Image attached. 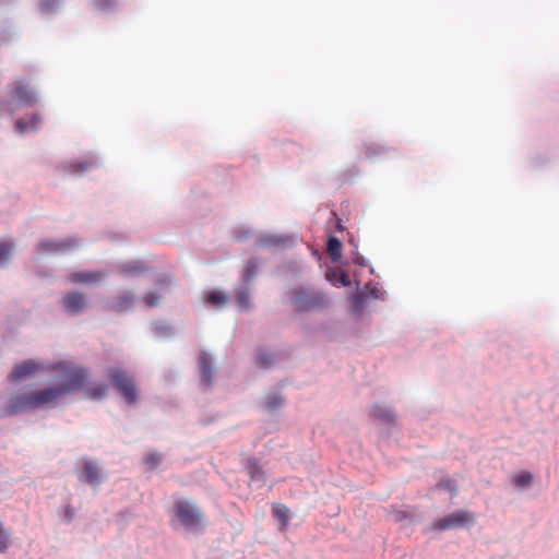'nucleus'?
I'll return each mask as SVG.
<instances>
[{
  "label": "nucleus",
  "instance_id": "f257e3e1",
  "mask_svg": "<svg viewBox=\"0 0 559 559\" xmlns=\"http://www.w3.org/2000/svg\"><path fill=\"white\" fill-rule=\"evenodd\" d=\"M51 370L57 379L56 386L63 396L83 390L88 381L87 369L71 362L59 361L52 365Z\"/></svg>",
  "mask_w": 559,
  "mask_h": 559
},
{
  "label": "nucleus",
  "instance_id": "f03ea898",
  "mask_svg": "<svg viewBox=\"0 0 559 559\" xmlns=\"http://www.w3.org/2000/svg\"><path fill=\"white\" fill-rule=\"evenodd\" d=\"M290 304L299 313L322 310L330 306L328 295L310 286H296L289 290Z\"/></svg>",
  "mask_w": 559,
  "mask_h": 559
},
{
  "label": "nucleus",
  "instance_id": "7ed1b4c3",
  "mask_svg": "<svg viewBox=\"0 0 559 559\" xmlns=\"http://www.w3.org/2000/svg\"><path fill=\"white\" fill-rule=\"evenodd\" d=\"M10 98L2 100L0 107L7 111L13 114L19 107H31L34 106L38 97L34 91H32L23 82L16 81L8 86Z\"/></svg>",
  "mask_w": 559,
  "mask_h": 559
},
{
  "label": "nucleus",
  "instance_id": "20e7f679",
  "mask_svg": "<svg viewBox=\"0 0 559 559\" xmlns=\"http://www.w3.org/2000/svg\"><path fill=\"white\" fill-rule=\"evenodd\" d=\"M175 516L191 533L203 531V518L199 508L188 501H177L175 504Z\"/></svg>",
  "mask_w": 559,
  "mask_h": 559
},
{
  "label": "nucleus",
  "instance_id": "39448f33",
  "mask_svg": "<svg viewBox=\"0 0 559 559\" xmlns=\"http://www.w3.org/2000/svg\"><path fill=\"white\" fill-rule=\"evenodd\" d=\"M82 245L80 238L70 236L61 239H41L37 242V254H66L79 249Z\"/></svg>",
  "mask_w": 559,
  "mask_h": 559
},
{
  "label": "nucleus",
  "instance_id": "423d86ee",
  "mask_svg": "<svg viewBox=\"0 0 559 559\" xmlns=\"http://www.w3.org/2000/svg\"><path fill=\"white\" fill-rule=\"evenodd\" d=\"M109 378L114 388L122 395L128 404H133L138 400V392L133 378L121 368H112L109 370Z\"/></svg>",
  "mask_w": 559,
  "mask_h": 559
},
{
  "label": "nucleus",
  "instance_id": "0eeeda50",
  "mask_svg": "<svg viewBox=\"0 0 559 559\" xmlns=\"http://www.w3.org/2000/svg\"><path fill=\"white\" fill-rule=\"evenodd\" d=\"M29 411L55 407L64 397L56 385L26 393Z\"/></svg>",
  "mask_w": 559,
  "mask_h": 559
},
{
  "label": "nucleus",
  "instance_id": "6e6552de",
  "mask_svg": "<svg viewBox=\"0 0 559 559\" xmlns=\"http://www.w3.org/2000/svg\"><path fill=\"white\" fill-rule=\"evenodd\" d=\"M475 523V515L467 510H457L443 518L436 520L432 528L437 531H447L471 526Z\"/></svg>",
  "mask_w": 559,
  "mask_h": 559
},
{
  "label": "nucleus",
  "instance_id": "1a4fd4ad",
  "mask_svg": "<svg viewBox=\"0 0 559 559\" xmlns=\"http://www.w3.org/2000/svg\"><path fill=\"white\" fill-rule=\"evenodd\" d=\"M26 411H29L26 393L10 397L0 396V418L12 417Z\"/></svg>",
  "mask_w": 559,
  "mask_h": 559
},
{
  "label": "nucleus",
  "instance_id": "9d476101",
  "mask_svg": "<svg viewBox=\"0 0 559 559\" xmlns=\"http://www.w3.org/2000/svg\"><path fill=\"white\" fill-rule=\"evenodd\" d=\"M136 296L133 292L123 289L119 290L116 296L105 300V308L107 310L123 313L131 310L136 304Z\"/></svg>",
  "mask_w": 559,
  "mask_h": 559
},
{
  "label": "nucleus",
  "instance_id": "9b49d317",
  "mask_svg": "<svg viewBox=\"0 0 559 559\" xmlns=\"http://www.w3.org/2000/svg\"><path fill=\"white\" fill-rule=\"evenodd\" d=\"M114 271L123 277L134 278L150 271V266L144 260H129L116 263Z\"/></svg>",
  "mask_w": 559,
  "mask_h": 559
},
{
  "label": "nucleus",
  "instance_id": "f8f14e48",
  "mask_svg": "<svg viewBox=\"0 0 559 559\" xmlns=\"http://www.w3.org/2000/svg\"><path fill=\"white\" fill-rule=\"evenodd\" d=\"M198 360L201 385L205 389H209L213 384V379L216 372L214 359L210 353H207L206 350H201L199 353Z\"/></svg>",
  "mask_w": 559,
  "mask_h": 559
},
{
  "label": "nucleus",
  "instance_id": "ddd939ff",
  "mask_svg": "<svg viewBox=\"0 0 559 559\" xmlns=\"http://www.w3.org/2000/svg\"><path fill=\"white\" fill-rule=\"evenodd\" d=\"M78 479L93 487L98 486L102 483V471L97 462L85 459L81 471L78 473Z\"/></svg>",
  "mask_w": 559,
  "mask_h": 559
},
{
  "label": "nucleus",
  "instance_id": "4468645a",
  "mask_svg": "<svg viewBox=\"0 0 559 559\" xmlns=\"http://www.w3.org/2000/svg\"><path fill=\"white\" fill-rule=\"evenodd\" d=\"M108 275L106 270L79 271L68 275V281L73 284L92 285L104 281Z\"/></svg>",
  "mask_w": 559,
  "mask_h": 559
},
{
  "label": "nucleus",
  "instance_id": "2eb2a0df",
  "mask_svg": "<svg viewBox=\"0 0 559 559\" xmlns=\"http://www.w3.org/2000/svg\"><path fill=\"white\" fill-rule=\"evenodd\" d=\"M61 305L68 314L76 316L86 307V298L82 293L70 292L63 296Z\"/></svg>",
  "mask_w": 559,
  "mask_h": 559
},
{
  "label": "nucleus",
  "instance_id": "dca6fc26",
  "mask_svg": "<svg viewBox=\"0 0 559 559\" xmlns=\"http://www.w3.org/2000/svg\"><path fill=\"white\" fill-rule=\"evenodd\" d=\"M97 165L98 159L94 156H88L87 158L84 159H76L63 163L62 170L70 175H81Z\"/></svg>",
  "mask_w": 559,
  "mask_h": 559
},
{
  "label": "nucleus",
  "instance_id": "f3484780",
  "mask_svg": "<svg viewBox=\"0 0 559 559\" xmlns=\"http://www.w3.org/2000/svg\"><path fill=\"white\" fill-rule=\"evenodd\" d=\"M39 370V365L32 359L25 360L22 364L16 365L9 373L8 379L10 381H19L28 376H32Z\"/></svg>",
  "mask_w": 559,
  "mask_h": 559
},
{
  "label": "nucleus",
  "instance_id": "a211bd4d",
  "mask_svg": "<svg viewBox=\"0 0 559 559\" xmlns=\"http://www.w3.org/2000/svg\"><path fill=\"white\" fill-rule=\"evenodd\" d=\"M41 118L38 114H33L29 118H20L15 122V129L21 134L33 133L40 128Z\"/></svg>",
  "mask_w": 559,
  "mask_h": 559
},
{
  "label": "nucleus",
  "instance_id": "6ab92c4d",
  "mask_svg": "<svg viewBox=\"0 0 559 559\" xmlns=\"http://www.w3.org/2000/svg\"><path fill=\"white\" fill-rule=\"evenodd\" d=\"M246 467L250 476V481L252 484H255L258 488L262 487L265 483V474L259 461L254 457H250L247 461Z\"/></svg>",
  "mask_w": 559,
  "mask_h": 559
},
{
  "label": "nucleus",
  "instance_id": "aec40b11",
  "mask_svg": "<svg viewBox=\"0 0 559 559\" xmlns=\"http://www.w3.org/2000/svg\"><path fill=\"white\" fill-rule=\"evenodd\" d=\"M371 417L380 424H392L395 419V413L390 406L376 404L371 412Z\"/></svg>",
  "mask_w": 559,
  "mask_h": 559
},
{
  "label": "nucleus",
  "instance_id": "412c9836",
  "mask_svg": "<svg viewBox=\"0 0 559 559\" xmlns=\"http://www.w3.org/2000/svg\"><path fill=\"white\" fill-rule=\"evenodd\" d=\"M325 276L326 280L334 286L348 287L352 284L348 275L337 267L329 269L325 273Z\"/></svg>",
  "mask_w": 559,
  "mask_h": 559
},
{
  "label": "nucleus",
  "instance_id": "4be33fe9",
  "mask_svg": "<svg viewBox=\"0 0 559 559\" xmlns=\"http://www.w3.org/2000/svg\"><path fill=\"white\" fill-rule=\"evenodd\" d=\"M261 260L258 257L248 259L243 266L242 283L250 285L251 280L258 274Z\"/></svg>",
  "mask_w": 559,
  "mask_h": 559
},
{
  "label": "nucleus",
  "instance_id": "5701e85b",
  "mask_svg": "<svg viewBox=\"0 0 559 559\" xmlns=\"http://www.w3.org/2000/svg\"><path fill=\"white\" fill-rule=\"evenodd\" d=\"M284 241V238L277 235L264 234L258 231L255 235V246L258 247H275Z\"/></svg>",
  "mask_w": 559,
  "mask_h": 559
},
{
  "label": "nucleus",
  "instance_id": "b1692460",
  "mask_svg": "<svg viewBox=\"0 0 559 559\" xmlns=\"http://www.w3.org/2000/svg\"><path fill=\"white\" fill-rule=\"evenodd\" d=\"M272 513L274 519L280 522V531H285L290 520L289 509L284 504L277 503L273 507Z\"/></svg>",
  "mask_w": 559,
  "mask_h": 559
},
{
  "label": "nucleus",
  "instance_id": "393cba45",
  "mask_svg": "<svg viewBox=\"0 0 559 559\" xmlns=\"http://www.w3.org/2000/svg\"><path fill=\"white\" fill-rule=\"evenodd\" d=\"M326 251L333 262H337L342 257V242L335 236H330L326 242Z\"/></svg>",
  "mask_w": 559,
  "mask_h": 559
},
{
  "label": "nucleus",
  "instance_id": "a878e982",
  "mask_svg": "<svg viewBox=\"0 0 559 559\" xmlns=\"http://www.w3.org/2000/svg\"><path fill=\"white\" fill-rule=\"evenodd\" d=\"M249 286L250 285H245L242 283V286L240 287V289L236 294V301H237L238 308L241 311H247V310H249L251 308V299H250V294H249Z\"/></svg>",
  "mask_w": 559,
  "mask_h": 559
},
{
  "label": "nucleus",
  "instance_id": "bb28decb",
  "mask_svg": "<svg viewBox=\"0 0 559 559\" xmlns=\"http://www.w3.org/2000/svg\"><path fill=\"white\" fill-rule=\"evenodd\" d=\"M284 403V399L278 392H271L264 399V408L266 411L273 412L282 407Z\"/></svg>",
  "mask_w": 559,
  "mask_h": 559
},
{
  "label": "nucleus",
  "instance_id": "cd10ccee",
  "mask_svg": "<svg viewBox=\"0 0 559 559\" xmlns=\"http://www.w3.org/2000/svg\"><path fill=\"white\" fill-rule=\"evenodd\" d=\"M257 234H258V231H255L254 229H252L251 227L246 226V225H240L233 229V236L238 241H243L247 239L255 240Z\"/></svg>",
  "mask_w": 559,
  "mask_h": 559
},
{
  "label": "nucleus",
  "instance_id": "c85d7f7f",
  "mask_svg": "<svg viewBox=\"0 0 559 559\" xmlns=\"http://www.w3.org/2000/svg\"><path fill=\"white\" fill-rule=\"evenodd\" d=\"M14 246L13 240L0 241V267H4L10 261Z\"/></svg>",
  "mask_w": 559,
  "mask_h": 559
},
{
  "label": "nucleus",
  "instance_id": "c756f323",
  "mask_svg": "<svg viewBox=\"0 0 559 559\" xmlns=\"http://www.w3.org/2000/svg\"><path fill=\"white\" fill-rule=\"evenodd\" d=\"M512 483L518 489L525 490L531 487L533 475L530 472H521L513 477Z\"/></svg>",
  "mask_w": 559,
  "mask_h": 559
},
{
  "label": "nucleus",
  "instance_id": "7c9ffc66",
  "mask_svg": "<svg viewBox=\"0 0 559 559\" xmlns=\"http://www.w3.org/2000/svg\"><path fill=\"white\" fill-rule=\"evenodd\" d=\"M153 333L157 337H170L174 334V328L166 321H156L153 323Z\"/></svg>",
  "mask_w": 559,
  "mask_h": 559
},
{
  "label": "nucleus",
  "instance_id": "2f4dec72",
  "mask_svg": "<svg viewBox=\"0 0 559 559\" xmlns=\"http://www.w3.org/2000/svg\"><path fill=\"white\" fill-rule=\"evenodd\" d=\"M276 355L267 349L260 348L257 354V361L263 368H269L275 362Z\"/></svg>",
  "mask_w": 559,
  "mask_h": 559
},
{
  "label": "nucleus",
  "instance_id": "473e14b6",
  "mask_svg": "<svg viewBox=\"0 0 559 559\" xmlns=\"http://www.w3.org/2000/svg\"><path fill=\"white\" fill-rule=\"evenodd\" d=\"M368 299L369 298L365 289L354 294L352 297L354 312L360 314Z\"/></svg>",
  "mask_w": 559,
  "mask_h": 559
},
{
  "label": "nucleus",
  "instance_id": "72a5a7b5",
  "mask_svg": "<svg viewBox=\"0 0 559 559\" xmlns=\"http://www.w3.org/2000/svg\"><path fill=\"white\" fill-rule=\"evenodd\" d=\"M227 301V296L221 292H210L206 296V302L219 307Z\"/></svg>",
  "mask_w": 559,
  "mask_h": 559
},
{
  "label": "nucleus",
  "instance_id": "f704fd0d",
  "mask_svg": "<svg viewBox=\"0 0 559 559\" xmlns=\"http://www.w3.org/2000/svg\"><path fill=\"white\" fill-rule=\"evenodd\" d=\"M162 460H163V456L160 453L158 452H151V453H147L143 461L144 463L151 468V469H154L156 468L160 463H162Z\"/></svg>",
  "mask_w": 559,
  "mask_h": 559
},
{
  "label": "nucleus",
  "instance_id": "c9c22d12",
  "mask_svg": "<svg viewBox=\"0 0 559 559\" xmlns=\"http://www.w3.org/2000/svg\"><path fill=\"white\" fill-rule=\"evenodd\" d=\"M162 296L154 292H148L143 296V304L148 307H157L159 305Z\"/></svg>",
  "mask_w": 559,
  "mask_h": 559
},
{
  "label": "nucleus",
  "instance_id": "e433bc0d",
  "mask_svg": "<svg viewBox=\"0 0 559 559\" xmlns=\"http://www.w3.org/2000/svg\"><path fill=\"white\" fill-rule=\"evenodd\" d=\"M385 153V148L381 145H378V144H369L366 146V156L368 158H371V157H378V156H381Z\"/></svg>",
  "mask_w": 559,
  "mask_h": 559
},
{
  "label": "nucleus",
  "instance_id": "4c0bfd02",
  "mask_svg": "<svg viewBox=\"0 0 559 559\" xmlns=\"http://www.w3.org/2000/svg\"><path fill=\"white\" fill-rule=\"evenodd\" d=\"M365 290L367 292L369 299H384V292L376 286L371 287L369 284H367Z\"/></svg>",
  "mask_w": 559,
  "mask_h": 559
},
{
  "label": "nucleus",
  "instance_id": "58836bf2",
  "mask_svg": "<svg viewBox=\"0 0 559 559\" xmlns=\"http://www.w3.org/2000/svg\"><path fill=\"white\" fill-rule=\"evenodd\" d=\"M438 487L441 489H444L447 491H456L455 483H454V480H452L450 478L441 479L438 483Z\"/></svg>",
  "mask_w": 559,
  "mask_h": 559
},
{
  "label": "nucleus",
  "instance_id": "ea45409f",
  "mask_svg": "<svg viewBox=\"0 0 559 559\" xmlns=\"http://www.w3.org/2000/svg\"><path fill=\"white\" fill-rule=\"evenodd\" d=\"M9 547L8 535L3 532L2 523L0 522V554H4Z\"/></svg>",
  "mask_w": 559,
  "mask_h": 559
},
{
  "label": "nucleus",
  "instance_id": "a19ab883",
  "mask_svg": "<svg viewBox=\"0 0 559 559\" xmlns=\"http://www.w3.org/2000/svg\"><path fill=\"white\" fill-rule=\"evenodd\" d=\"M62 513L68 523L72 522L75 516V511L70 504L63 506Z\"/></svg>",
  "mask_w": 559,
  "mask_h": 559
},
{
  "label": "nucleus",
  "instance_id": "79ce46f5",
  "mask_svg": "<svg viewBox=\"0 0 559 559\" xmlns=\"http://www.w3.org/2000/svg\"><path fill=\"white\" fill-rule=\"evenodd\" d=\"M350 245L354 247L355 250H357V245L354 242L353 239L350 240ZM353 261H354V263H356L360 266L367 265L366 259L361 254H359L357 251H355V258L353 259Z\"/></svg>",
  "mask_w": 559,
  "mask_h": 559
},
{
  "label": "nucleus",
  "instance_id": "37998d69",
  "mask_svg": "<svg viewBox=\"0 0 559 559\" xmlns=\"http://www.w3.org/2000/svg\"><path fill=\"white\" fill-rule=\"evenodd\" d=\"M105 392H106V388L103 385H98L88 391V393L91 394V396L93 399H102L105 395Z\"/></svg>",
  "mask_w": 559,
  "mask_h": 559
},
{
  "label": "nucleus",
  "instance_id": "c03bdc74",
  "mask_svg": "<svg viewBox=\"0 0 559 559\" xmlns=\"http://www.w3.org/2000/svg\"><path fill=\"white\" fill-rule=\"evenodd\" d=\"M392 516L394 518V520H395V521H397V522H402V521H404L405 519H407L408 513H407V511H405V510H395V511L392 513Z\"/></svg>",
  "mask_w": 559,
  "mask_h": 559
},
{
  "label": "nucleus",
  "instance_id": "a18cd8bd",
  "mask_svg": "<svg viewBox=\"0 0 559 559\" xmlns=\"http://www.w3.org/2000/svg\"><path fill=\"white\" fill-rule=\"evenodd\" d=\"M36 273H37V275H39V276H47V274L41 273V272H39V271H37Z\"/></svg>",
  "mask_w": 559,
  "mask_h": 559
},
{
  "label": "nucleus",
  "instance_id": "49530a36",
  "mask_svg": "<svg viewBox=\"0 0 559 559\" xmlns=\"http://www.w3.org/2000/svg\"><path fill=\"white\" fill-rule=\"evenodd\" d=\"M157 283H158V284H164V283H166V281H165V280L159 278V280L157 281Z\"/></svg>",
  "mask_w": 559,
  "mask_h": 559
}]
</instances>
